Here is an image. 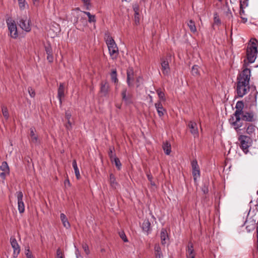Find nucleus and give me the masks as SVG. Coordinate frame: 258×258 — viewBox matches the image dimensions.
Returning <instances> with one entry per match:
<instances>
[{
    "label": "nucleus",
    "mask_w": 258,
    "mask_h": 258,
    "mask_svg": "<svg viewBox=\"0 0 258 258\" xmlns=\"http://www.w3.org/2000/svg\"><path fill=\"white\" fill-rule=\"evenodd\" d=\"M250 70L245 68L237 78L236 93L239 97H242L249 91Z\"/></svg>",
    "instance_id": "nucleus-1"
},
{
    "label": "nucleus",
    "mask_w": 258,
    "mask_h": 258,
    "mask_svg": "<svg viewBox=\"0 0 258 258\" xmlns=\"http://www.w3.org/2000/svg\"><path fill=\"white\" fill-rule=\"evenodd\" d=\"M244 107V104L242 101H239L236 104V111L234 113V115L235 117V120H234V117H232L230 119L231 122V124L234 126L235 130H237L242 126V123L241 121V115L243 113V109Z\"/></svg>",
    "instance_id": "nucleus-2"
},
{
    "label": "nucleus",
    "mask_w": 258,
    "mask_h": 258,
    "mask_svg": "<svg viewBox=\"0 0 258 258\" xmlns=\"http://www.w3.org/2000/svg\"><path fill=\"white\" fill-rule=\"evenodd\" d=\"M246 229L248 232H250L256 228V250L258 253V216L253 215L252 217L248 216L245 221Z\"/></svg>",
    "instance_id": "nucleus-3"
},
{
    "label": "nucleus",
    "mask_w": 258,
    "mask_h": 258,
    "mask_svg": "<svg viewBox=\"0 0 258 258\" xmlns=\"http://www.w3.org/2000/svg\"><path fill=\"white\" fill-rule=\"evenodd\" d=\"M105 39L111 57L116 59L118 55V49L115 42L108 33L105 34Z\"/></svg>",
    "instance_id": "nucleus-4"
},
{
    "label": "nucleus",
    "mask_w": 258,
    "mask_h": 258,
    "mask_svg": "<svg viewBox=\"0 0 258 258\" xmlns=\"http://www.w3.org/2000/svg\"><path fill=\"white\" fill-rule=\"evenodd\" d=\"M251 44L248 46L247 48V59L249 63H252L254 61L257 54V47L256 43L257 41L256 39L251 40Z\"/></svg>",
    "instance_id": "nucleus-5"
},
{
    "label": "nucleus",
    "mask_w": 258,
    "mask_h": 258,
    "mask_svg": "<svg viewBox=\"0 0 258 258\" xmlns=\"http://www.w3.org/2000/svg\"><path fill=\"white\" fill-rule=\"evenodd\" d=\"M240 142V147L245 153L248 152V148L251 145V139L246 136L241 135L238 138Z\"/></svg>",
    "instance_id": "nucleus-6"
},
{
    "label": "nucleus",
    "mask_w": 258,
    "mask_h": 258,
    "mask_svg": "<svg viewBox=\"0 0 258 258\" xmlns=\"http://www.w3.org/2000/svg\"><path fill=\"white\" fill-rule=\"evenodd\" d=\"M8 27L10 33L11 37L16 38L18 37V31L17 29L16 24L14 21L11 19H8L7 20Z\"/></svg>",
    "instance_id": "nucleus-7"
},
{
    "label": "nucleus",
    "mask_w": 258,
    "mask_h": 258,
    "mask_svg": "<svg viewBox=\"0 0 258 258\" xmlns=\"http://www.w3.org/2000/svg\"><path fill=\"white\" fill-rule=\"evenodd\" d=\"M10 243L13 248V257L16 258L20 253L21 249L20 246L17 242V240L14 237H11L10 238Z\"/></svg>",
    "instance_id": "nucleus-8"
},
{
    "label": "nucleus",
    "mask_w": 258,
    "mask_h": 258,
    "mask_svg": "<svg viewBox=\"0 0 258 258\" xmlns=\"http://www.w3.org/2000/svg\"><path fill=\"white\" fill-rule=\"evenodd\" d=\"M29 23L30 20L27 19L26 17H21L19 19V25L23 30L29 32L31 30Z\"/></svg>",
    "instance_id": "nucleus-9"
},
{
    "label": "nucleus",
    "mask_w": 258,
    "mask_h": 258,
    "mask_svg": "<svg viewBox=\"0 0 258 258\" xmlns=\"http://www.w3.org/2000/svg\"><path fill=\"white\" fill-rule=\"evenodd\" d=\"M109 91V83L106 81H102L100 83V93L102 94V96L106 97L108 96Z\"/></svg>",
    "instance_id": "nucleus-10"
},
{
    "label": "nucleus",
    "mask_w": 258,
    "mask_h": 258,
    "mask_svg": "<svg viewBox=\"0 0 258 258\" xmlns=\"http://www.w3.org/2000/svg\"><path fill=\"white\" fill-rule=\"evenodd\" d=\"M18 200V210L20 213H23L25 211V206L23 201V195L22 191L16 192Z\"/></svg>",
    "instance_id": "nucleus-11"
},
{
    "label": "nucleus",
    "mask_w": 258,
    "mask_h": 258,
    "mask_svg": "<svg viewBox=\"0 0 258 258\" xmlns=\"http://www.w3.org/2000/svg\"><path fill=\"white\" fill-rule=\"evenodd\" d=\"M127 84L130 87L134 86V72L133 68H129L127 70Z\"/></svg>",
    "instance_id": "nucleus-12"
},
{
    "label": "nucleus",
    "mask_w": 258,
    "mask_h": 258,
    "mask_svg": "<svg viewBox=\"0 0 258 258\" xmlns=\"http://www.w3.org/2000/svg\"><path fill=\"white\" fill-rule=\"evenodd\" d=\"M191 166L192 169V175L194 180H196L198 177L200 176V168L196 160H193L191 162Z\"/></svg>",
    "instance_id": "nucleus-13"
},
{
    "label": "nucleus",
    "mask_w": 258,
    "mask_h": 258,
    "mask_svg": "<svg viewBox=\"0 0 258 258\" xmlns=\"http://www.w3.org/2000/svg\"><path fill=\"white\" fill-rule=\"evenodd\" d=\"M161 70L164 75H168L170 71L169 62L165 58H162L161 62Z\"/></svg>",
    "instance_id": "nucleus-14"
},
{
    "label": "nucleus",
    "mask_w": 258,
    "mask_h": 258,
    "mask_svg": "<svg viewBox=\"0 0 258 258\" xmlns=\"http://www.w3.org/2000/svg\"><path fill=\"white\" fill-rule=\"evenodd\" d=\"M188 126L191 134L195 137H198L199 132L197 123L195 122L190 121L188 124Z\"/></svg>",
    "instance_id": "nucleus-15"
},
{
    "label": "nucleus",
    "mask_w": 258,
    "mask_h": 258,
    "mask_svg": "<svg viewBox=\"0 0 258 258\" xmlns=\"http://www.w3.org/2000/svg\"><path fill=\"white\" fill-rule=\"evenodd\" d=\"M127 89H123L121 92V96L122 101L126 104H130L132 102V96L129 93H127Z\"/></svg>",
    "instance_id": "nucleus-16"
},
{
    "label": "nucleus",
    "mask_w": 258,
    "mask_h": 258,
    "mask_svg": "<svg viewBox=\"0 0 258 258\" xmlns=\"http://www.w3.org/2000/svg\"><path fill=\"white\" fill-rule=\"evenodd\" d=\"M30 141L35 144L39 143V140L38 136L36 134V130L34 127H31L30 129Z\"/></svg>",
    "instance_id": "nucleus-17"
},
{
    "label": "nucleus",
    "mask_w": 258,
    "mask_h": 258,
    "mask_svg": "<svg viewBox=\"0 0 258 258\" xmlns=\"http://www.w3.org/2000/svg\"><path fill=\"white\" fill-rule=\"evenodd\" d=\"M241 116V120L242 119L244 121L252 122L254 120V114L252 112H243Z\"/></svg>",
    "instance_id": "nucleus-18"
},
{
    "label": "nucleus",
    "mask_w": 258,
    "mask_h": 258,
    "mask_svg": "<svg viewBox=\"0 0 258 258\" xmlns=\"http://www.w3.org/2000/svg\"><path fill=\"white\" fill-rule=\"evenodd\" d=\"M65 86L64 83H60L57 90V97L59 99L60 104L62 103V98L64 96Z\"/></svg>",
    "instance_id": "nucleus-19"
},
{
    "label": "nucleus",
    "mask_w": 258,
    "mask_h": 258,
    "mask_svg": "<svg viewBox=\"0 0 258 258\" xmlns=\"http://www.w3.org/2000/svg\"><path fill=\"white\" fill-rule=\"evenodd\" d=\"M186 256L187 258H195L193 244L189 241L186 248Z\"/></svg>",
    "instance_id": "nucleus-20"
},
{
    "label": "nucleus",
    "mask_w": 258,
    "mask_h": 258,
    "mask_svg": "<svg viewBox=\"0 0 258 258\" xmlns=\"http://www.w3.org/2000/svg\"><path fill=\"white\" fill-rule=\"evenodd\" d=\"M45 49L47 54V59L49 62H51L53 60V57L52 55V50L51 46L49 44L45 46Z\"/></svg>",
    "instance_id": "nucleus-21"
},
{
    "label": "nucleus",
    "mask_w": 258,
    "mask_h": 258,
    "mask_svg": "<svg viewBox=\"0 0 258 258\" xmlns=\"http://www.w3.org/2000/svg\"><path fill=\"white\" fill-rule=\"evenodd\" d=\"M156 109L157 111L158 114L160 117L164 115L165 109L163 108V106L160 101L157 102L155 104Z\"/></svg>",
    "instance_id": "nucleus-22"
},
{
    "label": "nucleus",
    "mask_w": 258,
    "mask_h": 258,
    "mask_svg": "<svg viewBox=\"0 0 258 258\" xmlns=\"http://www.w3.org/2000/svg\"><path fill=\"white\" fill-rule=\"evenodd\" d=\"M155 258H162L163 254L159 244H156L154 247Z\"/></svg>",
    "instance_id": "nucleus-23"
},
{
    "label": "nucleus",
    "mask_w": 258,
    "mask_h": 258,
    "mask_svg": "<svg viewBox=\"0 0 258 258\" xmlns=\"http://www.w3.org/2000/svg\"><path fill=\"white\" fill-rule=\"evenodd\" d=\"M142 227L143 230L145 232H148L151 229V224L149 220L145 219L142 223Z\"/></svg>",
    "instance_id": "nucleus-24"
},
{
    "label": "nucleus",
    "mask_w": 258,
    "mask_h": 258,
    "mask_svg": "<svg viewBox=\"0 0 258 258\" xmlns=\"http://www.w3.org/2000/svg\"><path fill=\"white\" fill-rule=\"evenodd\" d=\"M161 243L163 245L166 243V240L168 239V236L167 231L165 229H162L160 233Z\"/></svg>",
    "instance_id": "nucleus-25"
},
{
    "label": "nucleus",
    "mask_w": 258,
    "mask_h": 258,
    "mask_svg": "<svg viewBox=\"0 0 258 258\" xmlns=\"http://www.w3.org/2000/svg\"><path fill=\"white\" fill-rule=\"evenodd\" d=\"M60 218L63 226L67 229L69 228L70 227V224L66 217V216L63 213H61L60 216Z\"/></svg>",
    "instance_id": "nucleus-26"
},
{
    "label": "nucleus",
    "mask_w": 258,
    "mask_h": 258,
    "mask_svg": "<svg viewBox=\"0 0 258 258\" xmlns=\"http://www.w3.org/2000/svg\"><path fill=\"white\" fill-rule=\"evenodd\" d=\"M243 4L242 3L241 1H240V11H239V15L240 16V18L242 19V22L243 23H245L247 22V18L243 17L245 15V12L243 10Z\"/></svg>",
    "instance_id": "nucleus-27"
},
{
    "label": "nucleus",
    "mask_w": 258,
    "mask_h": 258,
    "mask_svg": "<svg viewBox=\"0 0 258 258\" xmlns=\"http://www.w3.org/2000/svg\"><path fill=\"white\" fill-rule=\"evenodd\" d=\"M162 148L166 154H170L171 152V145L169 142H164L163 144Z\"/></svg>",
    "instance_id": "nucleus-28"
},
{
    "label": "nucleus",
    "mask_w": 258,
    "mask_h": 258,
    "mask_svg": "<svg viewBox=\"0 0 258 258\" xmlns=\"http://www.w3.org/2000/svg\"><path fill=\"white\" fill-rule=\"evenodd\" d=\"M72 165H73V167L74 168V169L75 170V173L76 176L77 178L78 179H79L80 178L81 176H80V172H79V169L78 168V166H77V162H76V160H74L73 161Z\"/></svg>",
    "instance_id": "nucleus-29"
},
{
    "label": "nucleus",
    "mask_w": 258,
    "mask_h": 258,
    "mask_svg": "<svg viewBox=\"0 0 258 258\" xmlns=\"http://www.w3.org/2000/svg\"><path fill=\"white\" fill-rule=\"evenodd\" d=\"M256 130H257V128L255 125L253 124H249L246 128V133L248 134L251 135Z\"/></svg>",
    "instance_id": "nucleus-30"
},
{
    "label": "nucleus",
    "mask_w": 258,
    "mask_h": 258,
    "mask_svg": "<svg viewBox=\"0 0 258 258\" xmlns=\"http://www.w3.org/2000/svg\"><path fill=\"white\" fill-rule=\"evenodd\" d=\"M221 24V20L219 17V15L217 13L214 14V23L213 25V27L215 29L214 27L215 26H219Z\"/></svg>",
    "instance_id": "nucleus-31"
},
{
    "label": "nucleus",
    "mask_w": 258,
    "mask_h": 258,
    "mask_svg": "<svg viewBox=\"0 0 258 258\" xmlns=\"http://www.w3.org/2000/svg\"><path fill=\"white\" fill-rule=\"evenodd\" d=\"M109 182L111 186L113 188H115L117 185V182H116L115 178L113 174H110Z\"/></svg>",
    "instance_id": "nucleus-32"
},
{
    "label": "nucleus",
    "mask_w": 258,
    "mask_h": 258,
    "mask_svg": "<svg viewBox=\"0 0 258 258\" xmlns=\"http://www.w3.org/2000/svg\"><path fill=\"white\" fill-rule=\"evenodd\" d=\"M0 169L1 170L4 172H6L7 173H10V169L8 163L6 161H4L2 162V165L0 166Z\"/></svg>",
    "instance_id": "nucleus-33"
},
{
    "label": "nucleus",
    "mask_w": 258,
    "mask_h": 258,
    "mask_svg": "<svg viewBox=\"0 0 258 258\" xmlns=\"http://www.w3.org/2000/svg\"><path fill=\"white\" fill-rule=\"evenodd\" d=\"M187 25L191 32L195 33L197 31V28L195 26V22L192 20H190L187 23Z\"/></svg>",
    "instance_id": "nucleus-34"
},
{
    "label": "nucleus",
    "mask_w": 258,
    "mask_h": 258,
    "mask_svg": "<svg viewBox=\"0 0 258 258\" xmlns=\"http://www.w3.org/2000/svg\"><path fill=\"white\" fill-rule=\"evenodd\" d=\"M111 79L112 82L116 83L118 82V79L117 78V73L116 70H113L110 74Z\"/></svg>",
    "instance_id": "nucleus-35"
},
{
    "label": "nucleus",
    "mask_w": 258,
    "mask_h": 258,
    "mask_svg": "<svg viewBox=\"0 0 258 258\" xmlns=\"http://www.w3.org/2000/svg\"><path fill=\"white\" fill-rule=\"evenodd\" d=\"M2 110L3 114L4 116L5 117V118L7 119H8V118L9 117V112H8L7 108L6 106L3 105L2 106Z\"/></svg>",
    "instance_id": "nucleus-36"
},
{
    "label": "nucleus",
    "mask_w": 258,
    "mask_h": 258,
    "mask_svg": "<svg viewBox=\"0 0 258 258\" xmlns=\"http://www.w3.org/2000/svg\"><path fill=\"white\" fill-rule=\"evenodd\" d=\"M191 73L194 76H198L200 74L199 71V67L197 65H195L191 69Z\"/></svg>",
    "instance_id": "nucleus-37"
},
{
    "label": "nucleus",
    "mask_w": 258,
    "mask_h": 258,
    "mask_svg": "<svg viewBox=\"0 0 258 258\" xmlns=\"http://www.w3.org/2000/svg\"><path fill=\"white\" fill-rule=\"evenodd\" d=\"M113 161H114V163L115 164L116 167L118 169H120L121 166V164L118 158L114 157L113 159Z\"/></svg>",
    "instance_id": "nucleus-38"
},
{
    "label": "nucleus",
    "mask_w": 258,
    "mask_h": 258,
    "mask_svg": "<svg viewBox=\"0 0 258 258\" xmlns=\"http://www.w3.org/2000/svg\"><path fill=\"white\" fill-rule=\"evenodd\" d=\"M19 3V7L21 10H24L25 8V5L27 4L25 0H18Z\"/></svg>",
    "instance_id": "nucleus-39"
},
{
    "label": "nucleus",
    "mask_w": 258,
    "mask_h": 258,
    "mask_svg": "<svg viewBox=\"0 0 258 258\" xmlns=\"http://www.w3.org/2000/svg\"><path fill=\"white\" fill-rule=\"evenodd\" d=\"M157 93H158V96L161 100L164 101L165 100V97H164V93L162 91H161V90H158Z\"/></svg>",
    "instance_id": "nucleus-40"
},
{
    "label": "nucleus",
    "mask_w": 258,
    "mask_h": 258,
    "mask_svg": "<svg viewBox=\"0 0 258 258\" xmlns=\"http://www.w3.org/2000/svg\"><path fill=\"white\" fill-rule=\"evenodd\" d=\"M28 92H29V94L30 96L31 97H35V91H34V89H33L32 88L29 87L28 89Z\"/></svg>",
    "instance_id": "nucleus-41"
},
{
    "label": "nucleus",
    "mask_w": 258,
    "mask_h": 258,
    "mask_svg": "<svg viewBox=\"0 0 258 258\" xmlns=\"http://www.w3.org/2000/svg\"><path fill=\"white\" fill-rule=\"evenodd\" d=\"M147 178L148 179V180L150 181V183L153 186H155V183L154 181H153L152 179H153V176L152 175L150 174V173H147Z\"/></svg>",
    "instance_id": "nucleus-42"
},
{
    "label": "nucleus",
    "mask_w": 258,
    "mask_h": 258,
    "mask_svg": "<svg viewBox=\"0 0 258 258\" xmlns=\"http://www.w3.org/2000/svg\"><path fill=\"white\" fill-rule=\"evenodd\" d=\"M133 10L135 12V14L139 13V7L138 4H135L133 6Z\"/></svg>",
    "instance_id": "nucleus-43"
},
{
    "label": "nucleus",
    "mask_w": 258,
    "mask_h": 258,
    "mask_svg": "<svg viewBox=\"0 0 258 258\" xmlns=\"http://www.w3.org/2000/svg\"><path fill=\"white\" fill-rule=\"evenodd\" d=\"M142 78L141 77H138L136 78V83H137V87H139L141 84L143 83Z\"/></svg>",
    "instance_id": "nucleus-44"
},
{
    "label": "nucleus",
    "mask_w": 258,
    "mask_h": 258,
    "mask_svg": "<svg viewBox=\"0 0 258 258\" xmlns=\"http://www.w3.org/2000/svg\"><path fill=\"white\" fill-rule=\"evenodd\" d=\"M88 22L89 23H95L96 22V18L95 16L94 15H92L89 18H88Z\"/></svg>",
    "instance_id": "nucleus-45"
},
{
    "label": "nucleus",
    "mask_w": 258,
    "mask_h": 258,
    "mask_svg": "<svg viewBox=\"0 0 258 258\" xmlns=\"http://www.w3.org/2000/svg\"><path fill=\"white\" fill-rule=\"evenodd\" d=\"M119 235H120V238L124 242H127V239L126 238V236H125V235L124 232H120V233H119Z\"/></svg>",
    "instance_id": "nucleus-46"
},
{
    "label": "nucleus",
    "mask_w": 258,
    "mask_h": 258,
    "mask_svg": "<svg viewBox=\"0 0 258 258\" xmlns=\"http://www.w3.org/2000/svg\"><path fill=\"white\" fill-rule=\"evenodd\" d=\"M64 255L63 252H62L61 249L58 248L56 250V257L61 256Z\"/></svg>",
    "instance_id": "nucleus-47"
},
{
    "label": "nucleus",
    "mask_w": 258,
    "mask_h": 258,
    "mask_svg": "<svg viewBox=\"0 0 258 258\" xmlns=\"http://www.w3.org/2000/svg\"><path fill=\"white\" fill-rule=\"evenodd\" d=\"M139 13L135 14V22L136 25L139 23Z\"/></svg>",
    "instance_id": "nucleus-48"
},
{
    "label": "nucleus",
    "mask_w": 258,
    "mask_h": 258,
    "mask_svg": "<svg viewBox=\"0 0 258 258\" xmlns=\"http://www.w3.org/2000/svg\"><path fill=\"white\" fill-rule=\"evenodd\" d=\"M108 156L112 161H113V159L114 157H115V156L113 155V154L112 153V150L111 148L109 149V151L108 152Z\"/></svg>",
    "instance_id": "nucleus-49"
},
{
    "label": "nucleus",
    "mask_w": 258,
    "mask_h": 258,
    "mask_svg": "<svg viewBox=\"0 0 258 258\" xmlns=\"http://www.w3.org/2000/svg\"><path fill=\"white\" fill-rule=\"evenodd\" d=\"M83 248L84 249L85 253L88 254L89 253V250L88 246L86 244H84L83 245Z\"/></svg>",
    "instance_id": "nucleus-50"
},
{
    "label": "nucleus",
    "mask_w": 258,
    "mask_h": 258,
    "mask_svg": "<svg viewBox=\"0 0 258 258\" xmlns=\"http://www.w3.org/2000/svg\"><path fill=\"white\" fill-rule=\"evenodd\" d=\"M82 1L83 2L84 5L86 6V7H87L86 9L87 10H88L89 7L90 5V0H82Z\"/></svg>",
    "instance_id": "nucleus-51"
},
{
    "label": "nucleus",
    "mask_w": 258,
    "mask_h": 258,
    "mask_svg": "<svg viewBox=\"0 0 258 258\" xmlns=\"http://www.w3.org/2000/svg\"><path fill=\"white\" fill-rule=\"evenodd\" d=\"M10 173H7L6 172H4V171H3L2 173H1L0 174V177L3 179H5V178H6V176L7 175H9Z\"/></svg>",
    "instance_id": "nucleus-52"
},
{
    "label": "nucleus",
    "mask_w": 258,
    "mask_h": 258,
    "mask_svg": "<svg viewBox=\"0 0 258 258\" xmlns=\"http://www.w3.org/2000/svg\"><path fill=\"white\" fill-rule=\"evenodd\" d=\"M66 126L68 129L71 128V123L70 119L68 120V123L66 125Z\"/></svg>",
    "instance_id": "nucleus-53"
},
{
    "label": "nucleus",
    "mask_w": 258,
    "mask_h": 258,
    "mask_svg": "<svg viewBox=\"0 0 258 258\" xmlns=\"http://www.w3.org/2000/svg\"><path fill=\"white\" fill-rule=\"evenodd\" d=\"M71 117V114L69 112H66V118L67 120L70 119Z\"/></svg>",
    "instance_id": "nucleus-54"
},
{
    "label": "nucleus",
    "mask_w": 258,
    "mask_h": 258,
    "mask_svg": "<svg viewBox=\"0 0 258 258\" xmlns=\"http://www.w3.org/2000/svg\"><path fill=\"white\" fill-rule=\"evenodd\" d=\"M26 255V257L27 258H34L33 255L32 254L31 252V253H25Z\"/></svg>",
    "instance_id": "nucleus-55"
},
{
    "label": "nucleus",
    "mask_w": 258,
    "mask_h": 258,
    "mask_svg": "<svg viewBox=\"0 0 258 258\" xmlns=\"http://www.w3.org/2000/svg\"><path fill=\"white\" fill-rule=\"evenodd\" d=\"M81 21H82V22L84 24L86 25L87 24V21L86 18H82L81 19Z\"/></svg>",
    "instance_id": "nucleus-56"
},
{
    "label": "nucleus",
    "mask_w": 258,
    "mask_h": 258,
    "mask_svg": "<svg viewBox=\"0 0 258 258\" xmlns=\"http://www.w3.org/2000/svg\"><path fill=\"white\" fill-rule=\"evenodd\" d=\"M84 13L88 17V18H89V17L92 15L91 13L88 12H84Z\"/></svg>",
    "instance_id": "nucleus-57"
},
{
    "label": "nucleus",
    "mask_w": 258,
    "mask_h": 258,
    "mask_svg": "<svg viewBox=\"0 0 258 258\" xmlns=\"http://www.w3.org/2000/svg\"><path fill=\"white\" fill-rule=\"evenodd\" d=\"M64 184L66 185L67 184H68L69 185H70V181L68 179H67L65 181H64Z\"/></svg>",
    "instance_id": "nucleus-58"
},
{
    "label": "nucleus",
    "mask_w": 258,
    "mask_h": 258,
    "mask_svg": "<svg viewBox=\"0 0 258 258\" xmlns=\"http://www.w3.org/2000/svg\"><path fill=\"white\" fill-rule=\"evenodd\" d=\"M31 253L28 247L25 248V253Z\"/></svg>",
    "instance_id": "nucleus-59"
},
{
    "label": "nucleus",
    "mask_w": 258,
    "mask_h": 258,
    "mask_svg": "<svg viewBox=\"0 0 258 258\" xmlns=\"http://www.w3.org/2000/svg\"><path fill=\"white\" fill-rule=\"evenodd\" d=\"M33 2V4L34 5H37V3L39 2V0H32Z\"/></svg>",
    "instance_id": "nucleus-60"
},
{
    "label": "nucleus",
    "mask_w": 258,
    "mask_h": 258,
    "mask_svg": "<svg viewBox=\"0 0 258 258\" xmlns=\"http://www.w3.org/2000/svg\"><path fill=\"white\" fill-rule=\"evenodd\" d=\"M56 258H64V256L63 255V256H61L56 257Z\"/></svg>",
    "instance_id": "nucleus-61"
},
{
    "label": "nucleus",
    "mask_w": 258,
    "mask_h": 258,
    "mask_svg": "<svg viewBox=\"0 0 258 258\" xmlns=\"http://www.w3.org/2000/svg\"><path fill=\"white\" fill-rule=\"evenodd\" d=\"M125 2H130L131 0H124Z\"/></svg>",
    "instance_id": "nucleus-62"
},
{
    "label": "nucleus",
    "mask_w": 258,
    "mask_h": 258,
    "mask_svg": "<svg viewBox=\"0 0 258 258\" xmlns=\"http://www.w3.org/2000/svg\"><path fill=\"white\" fill-rule=\"evenodd\" d=\"M104 251V249H101V251H102V252H103V251Z\"/></svg>",
    "instance_id": "nucleus-63"
},
{
    "label": "nucleus",
    "mask_w": 258,
    "mask_h": 258,
    "mask_svg": "<svg viewBox=\"0 0 258 258\" xmlns=\"http://www.w3.org/2000/svg\"><path fill=\"white\" fill-rule=\"evenodd\" d=\"M257 195H258V190L257 191Z\"/></svg>",
    "instance_id": "nucleus-64"
}]
</instances>
